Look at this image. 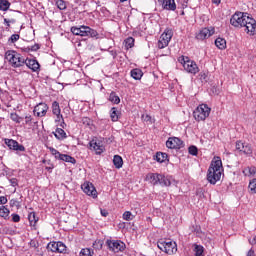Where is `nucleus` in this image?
Listing matches in <instances>:
<instances>
[{
    "instance_id": "obj_1",
    "label": "nucleus",
    "mask_w": 256,
    "mask_h": 256,
    "mask_svg": "<svg viewBox=\"0 0 256 256\" xmlns=\"http://www.w3.org/2000/svg\"><path fill=\"white\" fill-rule=\"evenodd\" d=\"M221 175H223V162L221 158L217 157L211 162V165L207 172V181L211 185H216L217 181H221Z\"/></svg>"
},
{
    "instance_id": "obj_2",
    "label": "nucleus",
    "mask_w": 256,
    "mask_h": 256,
    "mask_svg": "<svg viewBox=\"0 0 256 256\" xmlns=\"http://www.w3.org/2000/svg\"><path fill=\"white\" fill-rule=\"evenodd\" d=\"M157 247L167 255H175L177 253V243L169 239H160L157 242Z\"/></svg>"
},
{
    "instance_id": "obj_3",
    "label": "nucleus",
    "mask_w": 256,
    "mask_h": 256,
    "mask_svg": "<svg viewBox=\"0 0 256 256\" xmlns=\"http://www.w3.org/2000/svg\"><path fill=\"white\" fill-rule=\"evenodd\" d=\"M5 59L14 68L23 67V65H25V58H23L21 56V54L15 52V51H12V50H8L5 53Z\"/></svg>"
},
{
    "instance_id": "obj_4",
    "label": "nucleus",
    "mask_w": 256,
    "mask_h": 256,
    "mask_svg": "<svg viewBox=\"0 0 256 256\" xmlns=\"http://www.w3.org/2000/svg\"><path fill=\"white\" fill-rule=\"evenodd\" d=\"M71 33H73V35H79L80 37H97L99 35L97 30L85 25L80 27H71Z\"/></svg>"
},
{
    "instance_id": "obj_5",
    "label": "nucleus",
    "mask_w": 256,
    "mask_h": 256,
    "mask_svg": "<svg viewBox=\"0 0 256 256\" xmlns=\"http://www.w3.org/2000/svg\"><path fill=\"white\" fill-rule=\"evenodd\" d=\"M178 62L183 65L185 71L187 73H191L192 75H197V72L199 71V67L197 66V63L195 61L189 59L187 56H180L178 58Z\"/></svg>"
},
{
    "instance_id": "obj_6",
    "label": "nucleus",
    "mask_w": 256,
    "mask_h": 256,
    "mask_svg": "<svg viewBox=\"0 0 256 256\" xmlns=\"http://www.w3.org/2000/svg\"><path fill=\"white\" fill-rule=\"evenodd\" d=\"M211 113V108L207 104L199 105L193 112L194 119L196 121H205Z\"/></svg>"
},
{
    "instance_id": "obj_7",
    "label": "nucleus",
    "mask_w": 256,
    "mask_h": 256,
    "mask_svg": "<svg viewBox=\"0 0 256 256\" xmlns=\"http://www.w3.org/2000/svg\"><path fill=\"white\" fill-rule=\"evenodd\" d=\"M247 15V13L236 12L230 19V25H232V27L241 29V27L245 26V20L247 19Z\"/></svg>"
},
{
    "instance_id": "obj_8",
    "label": "nucleus",
    "mask_w": 256,
    "mask_h": 256,
    "mask_svg": "<svg viewBox=\"0 0 256 256\" xmlns=\"http://www.w3.org/2000/svg\"><path fill=\"white\" fill-rule=\"evenodd\" d=\"M106 245L113 253L123 252L126 249V245L121 240H107Z\"/></svg>"
},
{
    "instance_id": "obj_9",
    "label": "nucleus",
    "mask_w": 256,
    "mask_h": 256,
    "mask_svg": "<svg viewBox=\"0 0 256 256\" xmlns=\"http://www.w3.org/2000/svg\"><path fill=\"white\" fill-rule=\"evenodd\" d=\"M243 27H245V31L248 35H256V20L249 16V14L246 16Z\"/></svg>"
},
{
    "instance_id": "obj_10",
    "label": "nucleus",
    "mask_w": 256,
    "mask_h": 256,
    "mask_svg": "<svg viewBox=\"0 0 256 256\" xmlns=\"http://www.w3.org/2000/svg\"><path fill=\"white\" fill-rule=\"evenodd\" d=\"M82 191L89 197H92L93 199H97V189H95V186L91 182H84L81 185Z\"/></svg>"
},
{
    "instance_id": "obj_11",
    "label": "nucleus",
    "mask_w": 256,
    "mask_h": 256,
    "mask_svg": "<svg viewBox=\"0 0 256 256\" xmlns=\"http://www.w3.org/2000/svg\"><path fill=\"white\" fill-rule=\"evenodd\" d=\"M47 111H49V106L46 103H39L34 107L33 113L37 117H45L47 115Z\"/></svg>"
},
{
    "instance_id": "obj_12",
    "label": "nucleus",
    "mask_w": 256,
    "mask_h": 256,
    "mask_svg": "<svg viewBox=\"0 0 256 256\" xmlns=\"http://www.w3.org/2000/svg\"><path fill=\"white\" fill-rule=\"evenodd\" d=\"M166 147H168V149H181L183 142L177 137L169 138L166 141Z\"/></svg>"
},
{
    "instance_id": "obj_13",
    "label": "nucleus",
    "mask_w": 256,
    "mask_h": 256,
    "mask_svg": "<svg viewBox=\"0 0 256 256\" xmlns=\"http://www.w3.org/2000/svg\"><path fill=\"white\" fill-rule=\"evenodd\" d=\"M5 144L9 149H12V151H25V146L19 144L16 140L13 139H5Z\"/></svg>"
},
{
    "instance_id": "obj_14",
    "label": "nucleus",
    "mask_w": 256,
    "mask_h": 256,
    "mask_svg": "<svg viewBox=\"0 0 256 256\" xmlns=\"http://www.w3.org/2000/svg\"><path fill=\"white\" fill-rule=\"evenodd\" d=\"M213 33H215V28H203L196 35V39H199L200 41H203L204 39H209V37H211Z\"/></svg>"
},
{
    "instance_id": "obj_15",
    "label": "nucleus",
    "mask_w": 256,
    "mask_h": 256,
    "mask_svg": "<svg viewBox=\"0 0 256 256\" xmlns=\"http://www.w3.org/2000/svg\"><path fill=\"white\" fill-rule=\"evenodd\" d=\"M147 181H150L152 185H159L161 179H163V174L150 173L146 176Z\"/></svg>"
},
{
    "instance_id": "obj_16",
    "label": "nucleus",
    "mask_w": 256,
    "mask_h": 256,
    "mask_svg": "<svg viewBox=\"0 0 256 256\" xmlns=\"http://www.w3.org/2000/svg\"><path fill=\"white\" fill-rule=\"evenodd\" d=\"M24 65L27 66L28 69H31L32 71H39V62H37V60L34 59H26L24 60Z\"/></svg>"
},
{
    "instance_id": "obj_17",
    "label": "nucleus",
    "mask_w": 256,
    "mask_h": 256,
    "mask_svg": "<svg viewBox=\"0 0 256 256\" xmlns=\"http://www.w3.org/2000/svg\"><path fill=\"white\" fill-rule=\"evenodd\" d=\"M52 113L53 115H56L58 121L63 119V115H61V107L59 106V102L54 101L52 103Z\"/></svg>"
},
{
    "instance_id": "obj_18",
    "label": "nucleus",
    "mask_w": 256,
    "mask_h": 256,
    "mask_svg": "<svg viewBox=\"0 0 256 256\" xmlns=\"http://www.w3.org/2000/svg\"><path fill=\"white\" fill-rule=\"evenodd\" d=\"M162 7L167 11H175V9H177V4H175V0H164Z\"/></svg>"
},
{
    "instance_id": "obj_19",
    "label": "nucleus",
    "mask_w": 256,
    "mask_h": 256,
    "mask_svg": "<svg viewBox=\"0 0 256 256\" xmlns=\"http://www.w3.org/2000/svg\"><path fill=\"white\" fill-rule=\"evenodd\" d=\"M90 147H92L94 149V151H96V155H101V153H103V151H105V147L95 141L90 142Z\"/></svg>"
},
{
    "instance_id": "obj_20",
    "label": "nucleus",
    "mask_w": 256,
    "mask_h": 256,
    "mask_svg": "<svg viewBox=\"0 0 256 256\" xmlns=\"http://www.w3.org/2000/svg\"><path fill=\"white\" fill-rule=\"evenodd\" d=\"M54 137L58 139L59 141H63V139H67V133H65V130L62 128H57L55 132H53Z\"/></svg>"
},
{
    "instance_id": "obj_21",
    "label": "nucleus",
    "mask_w": 256,
    "mask_h": 256,
    "mask_svg": "<svg viewBox=\"0 0 256 256\" xmlns=\"http://www.w3.org/2000/svg\"><path fill=\"white\" fill-rule=\"evenodd\" d=\"M160 37L162 38V41L170 43L171 39H173V30L166 29Z\"/></svg>"
},
{
    "instance_id": "obj_22",
    "label": "nucleus",
    "mask_w": 256,
    "mask_h": 256,
    "mask_svg": "<svg viewBox=\"0 0 256 256\" xmlns=\"http://www.w3.org/2000/svg\"><path fill=\"white\" fill-rule=\"evenodd\" d=\"M168 157L167 153L163 152H157L155 155V159L158 163H165V161H168Z\"/></svg>"
},
{
    "instance_id": "obj_23",
    "label": "nucleus",
    "mask_w": 256,
    "mask_h": 256,
    "mask_svg": "<svg viewBox=\"0 0 256 256\" xmlns=\"http://www.w3.org/2000/svg\"><path fill=\"white\" fill-rule=\"evenodd\" d=\"M59 160L65 161L66 163H72V165H75V163H77V160H75V158L67 154H61Z\"/></svg>"
},
{
    "instance_id": "obj_24",
    "label": "nucleus",
    "mask_w": 256,
    "mask_h": 256,
    "mask_svg": "<svg viewBox=\"0 0 256 256\" xmlns=\"http://www.w3.org/2000/svg\"><path fill=\"white\" fill-rule=\"evenodd\" d=\"M131 77L133 79H135L136 81L141 80V77H143V71H141V69H133L131 71Z\"/></svg>"
},
{
    "instance_id": "obj_25",
    "label": "nucleus",
    "mask_w": 256,
    "mask_h": 256,
    "mask_svg": "<svg viewBox=\"0 0 256 256\" xmlns=\"http://www.w3.org/2000/svg\"><path fill=\"white\" fill-rule=\"evenodd\" d=\"M113 164L116 169H121V167H123V158L119 155H115L113 158Z\"/></svg>"
},
{
    "instance_id": "obj_26",
    "label": "nucleus",
    "mask_w": 256,
    "mask_h": 256,
    "mask_svg": "<svg viewBox=\"0 0 256 256\" xmlns=\"http://www.w3.org/2000/svg\"><path fill=\"white\" fill-rule=\"evenodd\" d=\"M215 45L218 49H225V47H227V41L223 38H217L215 40Z\"/></svg>"
},
{
    "instance_id": "obj_27",
    "label": "nucleus",
    "mask_w": 256,
    "mask_h": 256,
    "mask_svg": "<svg viewBox=\"0 0 256 256\" xmlns=\"http://www.w3.org/2000/svg\"><path fill=\"white\" fill-rule=\"evenodd\" d=\"M241 153H244V155H253V148H251L250 144L244 143Z\"/></svg>"
},
{
    "instance_id": "obj_28",
    "label": "nucleus",
    "mask_w": 256,
    "mask_h": 256,
    "mask_svg": "<svg viewBox=\"0 0 256 256\" xmlns=\"http://www.w3.org/2000/svg\"><path fill=\"white\" fill-rule=\"evenodd\" d=\"M255 173H256L255 167H246L243 170V174L245 175V177H252V175H255Z\"/></svg>"
},
{
    "instance_id": "obj_29",
    "label": "nucleus",
    "mask_w": 256,
    "mask_h": 256,
    "mask_svg": "<svg viewBox=\"0 0 256 256\" xmlns=\"http://www.w3.org/2000/svg\"><path fill=\"white\" fill-rule=\"evenodd\" d=\"M159 185H162V187H170L171 179H169V177L162 175V179H160Z\"/></svg>"
},
{
    "instance_id": "obj_30",
    "label": "nucleus",
    "mask_w": 256,
    "mask_h": 256,
    "mask_svg": "<svg viewBox=\"0 0 256 256\" xmlns=\"http://www.w3.org/2000/svg\"><path fill=\"white\" fill-rule=\"evenodd\" d=\"M124 45L126 49H131L135 45V39L133 37H128L124 40Z\"/></svg>"
},
{
    "instance_id": "obj_31",
    "label": "nucleus",
    "mask_w": 256,
    "mask_h": 256,
    "mask_svg": "<svg viewBox=\"0 0 256 256\" xmlns=\"http://www.w3.org/2000/svg\"><path fill=\"white\" fill-rule=\"evenodd\" d=\"M58 247H59V242H50L47 245L48 251H52V253H57Z\"/></svg>"
},
{
    "instance_id": "obj_32",
    "label": "nucleus",
    "mask_w": 256,
    "mask_h": 256,
    "mask_svg": "<svg viewBox=\"0 0 256 256\" xmlns=\"http://www.w3.org/2000/svg\"><path fill=\"white\" fill-rule=\"evenodd\" d=\"M109 101H111V103H115V105H119V103H121V99L119 96H117V94H115V92H111Z\"/></svg>"
},
{
    "instance_id": "obj_33",
    "label": "nucleus",
    "mask_w": 256,
    "mask_h": 256,
    "mask_svg": "<svg viewBox=\"0 0 256 256\" xmlns=\"http://www.w3.org/2000/svg\"><path fill=\"white\" fill-rule=\"evenodd\" d=\"M11 3L7 0H0V11H8Z\"/></svg>"
},
{
    "instance_id": "obj_34",
    "label": "nucleus",
    "mask_w": 256,
    "mask_h": 256,
    "mask_svg": "<svg viewBox=\"0 0 256 256\" xmlns=\"http://www.w3.org/2000/svg\"><path fill=\"white\" fill-rule=\"evenodd\" d=\"M204 248L201 245L194 244L195 256H203Z\"/></svg>"
},
{
    "instance_id": "obj_35",
    "label": "nucleus",
    "mask_w": 256,
    "mask_h": 256,
    "mask_svg": "<svg viewBox=\"0 0 256 256\" xmlns=\"http://www.w3.org/2000/svg\"><path fill=\"white\" fill-rule=\"evenodd\" d=\"M110 117L112 121H119V114L117 108L113 107L110 111Z\"/></svg>"
},
{
    "instance_id": "obj_36",
    "label": "nucleus",
    "mask_w": 256,
    "mask_h": 256,
    "mask_svg": "<svg viewBox=\"0 0 256 256\" xmlns=\"http://www.w3.org/2000/svg\"><path fill=\"white\" fill-rule=\"evenodd\" d=\"M30 225H36L39 218L35 215V212H31L28 216Z\"/></svg>"
},
{
    "instance_id": "obj_37",
    "label": "nucleus",
    "mask_w": 256,
    "mask_h": 256,
    "mask_svg": "<svg viewBox=\"0 0 256 256\" xmlns=\"http://www.w3.org/2000/svg\"><path fill=\"white\" fill-rule=\"evenodd\" d=\"M248 189H249L250 193H252V194L256 193V178H254L250 181Z\"/></svg>"
},
{
    "instance_id": "obj_38",
    "label": "nucleus",
    "mask_w": 256,
    "mask_h": 256,
    "mask_svg": "<svg viewBox=\"0 0 256 256\" xmlns=\"http://www.w3.org/2000/svg\"><path fill=\"white\" fill-rule=\"evenodd\" d=\"M9 210L5 206L0 207V217H3L4 219H7L9 217Z\"/></svg>"
},
{
    "instance_id": "obj_39",
    "label": "nucleus",
    "mask_w": 256,
    "mask_h": 256,
    "mask_svg": "<svg viewBox=\"0 0 256 256\" xmlns=\"http://www.w3.org/2000/svg\"><path fill=\"white\" fill-rule=\"evenodd\" d=\"M122 217H123L124 221H133V219L135 218V216H133L131 211L124 212Z\"/></svg>"
},
{
    "instance_id": "obj_40",
    "label": "nucleus",
    "mask_w": 256,
    "mask_h": 256,
    "mask_svg": "<svg viewBox=\"0 0 256 256\" xmlns=\"http://www.w3.org/2000/svg\"><path fill=\"white\" fill-rule=\"evenodd\" d=\"M10 119L14 121V123H21L23 121V117L17 115V113H11Z\"/></svg>"
},
{
    "instance_id": "obj_41",
    "label": "nucleus",
    "mask_w": 256,
    "mask_h": 256,
    "mask_svg": "<svg viewBox=\"0 0 256 256\" xmlns=\"http://www.w3.org/2000/svg\"><path fill=\"white\" fill-rule=\"evenodd\" d=\"M56 5L60 11H65V9H67V4L63 0L56 1Z\"/></svg>"
},
{
    "instance_id": "obj_42",
    "label": "nucleus",
    "mask_w": 256,
    "mask_h": 256,
    "mask_svg": "<svg viewBox=\"0 0 256 256\" xmlns=\"http://www.w3.org/2000/svg\"><path fill=\"white\" fill-rule=\"evenodd\" d=\"M80 256H93V251H91L89 248H83L80 251Z\"/></svg>"
},
{
    "instance_id": "obj_43",
    "label": "nucleus",
    "mask_w": 256,
    "mask_h": 256,
    "mask_svg": "<svg viewBox=\"0 0 256 256\" xmlns=\"http://www.w3.org/2000/svg\"><path fill=\"white\" fill-rule=\"evenodd\" d=\"M93 249H96V250H101L103 249V240H96L94 243H93Z\"/></svg>"
},
{
    "instance_id": "obj_44",
    "label": "nucleus",
    "mask_w": 256,
    "mask_h": 256,
    "mask_svg": "<svg viewBox=\"0 0 256 256\" xmlns=\"http://www.w3.org/2000/svg\"><path fill=\"white\" fill-rule=\"evenodd\" d=\"M57 253H67V246H65L63 242H58Z\"/></svg>"
},
{
    "instance_id": "obj_45",
    "label": "nucleus",
    "mask_w": 256,
    "mask_h": 256,
    "mask_svg": "<svg viewBox=\"0 0 256 256\" xmlns=\"http://www.w3.org/2000/svg\"><path fill=\"white\" fill-rule=\"evenodd\" d=\"M167 45H169V42H166V41L163 40V38L160 36V39L158 40V48H159V49H165V47H167Z\"/></svg>"
},
{
    "instance_id": "obj_46",
    "label": "nucleus",
    "mask_w": 256,
    "mask_h": 256,
    "mask_svg": "<svg viewBox=\"0 0 256 256\" xmlns=\"http://www.w3.org/2000/svg\"><path fill=\"white\" fill-rule=\"evenodd\" d=\"M49 151L52 153V155L55 156V159H60L61 157V153L57 151V149L53 148V147H49Z\"/></svg>"
},
{
    "instance_id": "obj_47",
    "label": "nucleus",
    "mask_w": 256,
    "mask_h": 256,
    "mask_svg": "<svg viewBox=\"0 0 256 256\" xmlns=\"http://www.w3.org/2000/svg\"><path fill=\"white\" fill-rule=\"evenodd\" d=\"M188 151L190 155H197V153H199V150L196 148V146H190Z\"/></svg>"
},
{
    "instance_id": "obj_48",
    "label": "nucleus",
    "mask_w": 256,
    "mask_h": 256,
    "mask_svg": "<svg viewBox=\"0 0 256 256\" xmlns=\"http://www.w3.org/2000/svg\"><path fill=\"white\" fill-rule=\"evenodd\" d=\"M82 123H83V125H86L87 127H89V126H91L92 121L90 120L89 117H83Z\"/></svg>"
},
{
    "instance_id": "obj_49",
    "label": "nucleus",
    "mask_w": 256,
    "mask_h": 256,
    "mask_svg": "<svg viewBox=\"0 0 256 256\" xmlns=\"http://www.w3.org/2000/svg\"><path fill=\"white\" fill-rule=\"evenodd\" d=\"M245 145V143L241 142V141H237L236 142V150L237 151H243V146Z\"/></svg>"
},
{
    "instance_id": "obj_50",
    "label": "nucleus",
    "mask_w": 256,
    "mask_h": 256,
    "mask_svg": "<svg viewBox=\"0 0 256 256\" xmlns=\"http://www.w3.org/2000/svg\"><path fill=\"white\" fill-rule=\"evenodd\" d=\"M19 38H20L19 34H13L10 37L9 41H11V43H16V41H19Z\"/></svg>"
},
{
    "instance_id": "obj_51",
    "label": "nucleus",
    "mask_w": 256,
    "mask_h": 256,
    "mask_svg": "<svg viewBox=\"0 0 256 256\" xmlns=\"http://www.w3.org/2000/svg\"><path fill=\"white\" fill-rule=\"evenodd\" d=\"M9 183L11 184L12 187H17L19 185V181L17 180V178H11L9 180Z\"/></svg>"
},
{
    "instance_id": "obj_52",
    "label": "nucleus",
    "mask_w": 256,
    "mask_h": 256,
    "mask_svg": "<svg viewBox=\"0 0 256 256\" xmlns=\"http://www.w3.org/2000/svg\"><path fill=\"white\" fill-rule=\"evenodd\" d=\"M12 221L14 223H19L21 221V216H19L18 214H12Z\"/></svg>"
},
{
    "instance_id": "obj_53",
    "label": "nucleus",
    "mask_w": 256,
    "mask_h": 256,
    "mask_svg": "<svg viewBox=\"0 0 256 256\" xmlns=\"http://www.w3.org/2000/svg\"><path fill=\"white\" fill-rule=\"evenodd\" d=\"M142 121H144L145 123H151V116L143 114Z\"/></svg>"
},
{
    "instance_id": "obj_54",
    "label": "nucleus",
    "mask_w": 256,
    "mask_h": 256,
    "mask_svg": "<svg viewBox=\"0 0 256 256\" xmlns=\"http://www.w3.org/2000/svg\"><path fill=\"white\" fill-rule=\"evenodd\" d=\"M11 207H19L21 203L15 199L10 200Z\"/></svg>"
},
{
    "instance_id": "obj_55",
    "label": "nucleus",
    "mask_w": 256,
    "mask_h": 256,
    "mask_svg": "<svg viewBox=\"0 0 256 256\" xmlns=\"http://www.w3.org/2000/svg\"><path fill=\"white\" fill-rule=\"evenodd\" d=\"M32 121H33V117H31V115H26L25 116L26 125H30Z\"/></svg>"
},
{
    "instance_id": "obj_56",
    "label": "nucleus",
    "mask_w": 256,
    "mask_h": 256,
    "mask_svg": "<svg viewBox=\"0 0 256 256\" xmlns=\"http://www.w3.org/2000/svg\"><path fill=\"white\" fill-rule=\"evenodd\" d=\"M7 201V197L0 196V205H6Z\"/></svg>"
},
{
    "instance_id": "obj_57",
    "label": "nucleus",
    "mask_w": 256,
    "mask_h": 256,
    "mask_svg": "<svg viewBox=\"0 0 256 256\" xmlns=\"http://www.w3.org/2000/svg\"><path fill=\"white\" fill-rule=\"evenodd\" d=\"M4 23H6L7 27H11L10 23H15V19L8 20V19L5 18Z\"/></svg>"
},
{
    "instance_id": "obj_58",
    "label": "nucleus",
    "mask_w": 256,
    "mask_h": 256,
    "mask_svg": "<svg viewBox=\"0 0 256 256\" xmlns=\"http://www.w3.org/2000/svg\"><path fill=\"white\" fill-rule=\"evenodd\" d=\"M100 213H101L102 217H107V215H109V212L106 209H101Z\"/></svg>"
},
{
    "instance_id": "obj_59",
    "label": "nucleus",
    "mask_w": 256,
    "mask_h": 256,
    "mask_svg": "<svg viewBox=\"0 0 256 256\" xmlns=\"http://www.w3.org/2000/svg\"><path fill=\"white\" fill-rule=\"evenodd\" d=\"M40 48L41 47L39 46V44H35V45L31 46L30 50H32V51H39Z\"/></svg>"
},
{
    "instance_id": "obj_60",
    "label": "nucleus",
    "mask_w": 256,
    "mask_h": 256,
    "mask_svg": "<svg viewBox=\"0 0 256 256\" xmlns=\"http://www.w3.org/2000/svg\"><path fill=\"white\" fill-rule=\"evenodd\" d=\"M30 245H31V247H34L35 249H37V247H39V243H37L33 240L30 242Z\"/></svg>"
},
{
    "instance_id": "obj_61",
    "label": "nucleus",
    "mask_w": 256,
    "mask_h": 256,
    "mask_svg": "<svg viewBox=\"0 0 256 256\" xmlns=\"http://www.w3.org/2000/svg\"><path fill=\"white\" fill-rule=\"evenodd\" d=\"M255 255V251L253 249H250L247 253V256H254Z\"/></svg>"
},
{
    "instance_id": "obj_62",
    "label": "nucleus",
    "mask_w": 256,
    "mask_h": 256,
    "mask_svg": "<svg viewBox=\"0 0 256 256\" xmlns=\"http://www.w3.org/2000/svg\"><path fill=\"white\" fill-rule=\"evenodd\" d=\"M181 1L183 7H187V4L189 3V0H179Z\"/></svg>"
},
{
    "instance_id": "obj_63",
    "label": "nucleus",
    "mask_w": 256,
    "mask_h": 256,
    "mask_svg": "<svg viewBox=\"0 0 256 256\" xmlns=\"http://www.w3.org/2000/svg\"><path fill=\"white\" fill-rule=\"evenodd\" d=\"M212 3H214V5H219L221 3V0H212Z\"/></svg>"
},
{
    "instance_id": "obj_64",
    "label": "nucleus",
    "mask_w": 256,
    "mask_h": 256,
    "mask_svg": "<svg viewBox=\"0 0 256 256\" xmlns=\"http://www.w3.org/2000/svg\"><path fill=\"white\" fill-rule=\"evenodd\" d=\"M251 245H256V237H254L252 240H250Z\"/></svg>"
}]
</instances>
